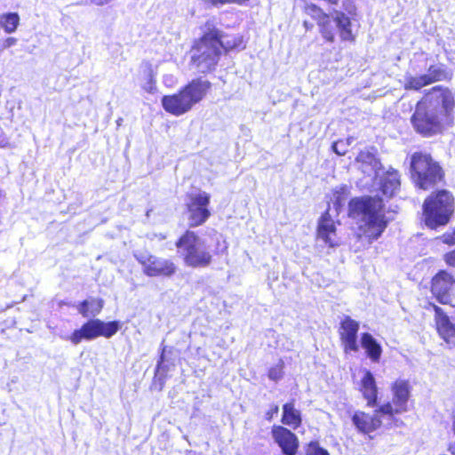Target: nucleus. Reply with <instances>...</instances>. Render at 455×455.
Here are the masks:
<instances>
[{"instance_id": "f257e3e1", "label": "nucleus", "mask_w": 455, "mask_h": 455, "mask_svg": "<svg viewBox=\"0 0 455 455\" xmlns=\"http://www.w3.org/2000/svg\"><path fill=\"white\" fill-rule=\"evenodd\" d=\"M348 214L360 222L363 233L372 240H377L387 226L384 213L383 200L379 197H355L348 203Z\"/></svg>"}, {"instance_id": "f03ea898", "label": "nucleus", "mask_w": 455, "mask_h": 455, "mask_svg": "<svg viewBox=\"0 0 455 455\" xmlns=\"http://www.w3.org/2000/svg\"><path fill=\"white\" fill-rule=\"evenodd\" d=\"M306 12L317 20L320 33L326 41L334 42L336 35H339L341 41H355L351 20L344 12L334 11L331 14H325L315 4L307 5Z\"/></svg>"}, {"instance_id": "7ed1b4c3", "label": "nucleus", "mask_w": 455, "mask_h": 455, "mask_svg": "<svg viewBox=\"0 0 455 455\" xmlns=\"http://www.w3.org/2000/svg\"><path fill=\"white\" fill-rule=\"evenodd\" d=\"M211 87L206 80L194 79L184 86L178 93L165 95L162 98L164 109L176 116L188 112L200 102Z\"/></svg>"}, {"instance_id": "20e7f679", "label": "nucleus", "mask_w": 455, "mask_h": 455, "mask_svg": "<svg viewBox=\"0 0 455 455\" xmlns=\"http://www.w3.org/2000/svg\"><path fill=\"white\" fill-rule=\"evenodd\" d=\"M217 35L216 31L208 28V31L194 43L190 50V66L196 72L206 74L215 69L221 54Z\"/></svg>"}, {"instance_id": "39448f33", "label": "nucleus", "mask_w": 455, "mask_h": 455, "mask_svg": "<svg viewBox=\"0 0 455 455\" xmlns=\"http://www.w3.org/2000/svg\"><path fill=\"white\" fill-rule=\"evenodd\" d=\"M176 247L186 266L201 268L208 267L212 261L211 247L206 241L195 232L186 231L176 242Z\"/></svg>"}, {"instance_id": "423d86ee", "label": "nucleus", "mask_w": 455, "mask_h": 455, "mask_svg": "<svg viewBox=\"0 0 455 455\" xmlns=\"http://www.w3.org/2000/svg\"><path fill=\"white\" fill-rule=\"evenodd\" d=\"M453 212L454 198L447 190L431 194L423 204L425 224L432 229L446 225Z\"/></svg>"}, {"instance_id": "0eeeda50", "label": "nucleus", "mask_w": 455, "mask_h": 455, "mask_svg": "<svg viewBox=\"0 0 455 455\" xmlns=\"http://www.w3.org/2000/svg\"><path fill=\"white\" fill-rule=\"evenodd\" d=\"M411 172L416 186L427 190L436 185L443 178L439 164L430 155L416 152L411 158Z\"/></svg>"}, {"instance_id": "6e6552de", "label": "nucleus", "mask_w": 455, "mask_h": 455, "mask_svg": "<svg viewBox=\"0 0 455 455\" xmlns=\"http://www.w3.org/2000/svg\"><path fill=\"white\" fill-rule=\"evenodd\" d=\"M119 328L120 324L116 321L105 323L100 319H90L69 336H61V339L69 340L76 346L83 340H92L100 336L111 338L118 331Z\"/></svg>"}, {"instance_id": "1a4fd4ad", "label": "nucleus", "mask_w": 455, "mask_h": 455, "mask_svg": "<svg viewBox=\"0 0 455 455\" xmlns=\"http://www.w3.org/2000/svg\"><path fill=\"white\" fill-rule=\"evenodd\" d=\"M392 394V402H387L380 405V411L388 419H393L395 427H401L403 422L395 417V414H401L408 411V401L411 396V387L409 380L397 379L390 387Z\"/></svg>"}, {"instance_id": "9d476101", "label": "nucleus", "mask_w": 455, "mask_h": 455, "mask_svg": "<svg viewBox=\"0 0 455 455\" xmlns=\"http://www.w3.org/2000/svg\"><path fill=\"white\" fill-rule=\"evenodd\" d=\"M419 102L428 108H433L440 116L447 119L455 108L454 93L440 85L433 87Z\"/></svg>"}, {"instance_id": "9b49d317", "label": "nucleus", "mask_w": 455, "mask_h": 455, "mask_svg": "<svg viewBox=\"0 0 455 455\" xmlns=\"http://www.w3.org/2000/svg\"><path fill=\"white\" fill-rule=\"evenodd\" d=\"M443 117L433 108H428L423 103L418 102L411 122L414 130L423 136H431L441 130Z\"/></svg>"}, {"instance_id": "f8f14e48", "label": "nucleus", "mask_w": 455, "mask_h": 455, "mask_svg": "<svg viewBox=\"0 0 455 455\" xmlns=\"http://www.w3.org/2000/svg\"><path fill=\"white\" fill-rule=\"evenodd\" d=\"M134 257L141 264L143 273L149 277H170L176 273L177 267L170 259L158 258L148 251H136Z\"/></svg>"}, {"instance_id": "ddd939ff", "label": "nucleus", "mask_w": 455, "mask_h": 455, "mask_svg": "<svg viewBox=\"0 0 455 455\" xmlns=\"http://www.w3.org/2000/svg\"><path fill=\"white\" fill-rule=\"evenodd\" d=\"M385 416L379 406L372 415L360 411H355L352 416V422L357 430L363 434L373 432L381 426L387 428L395 427L394 419Z\"/></svg>"}, {"instance_id": "4468645a", "label": "nucleus", "mask_w": 455, "mask_h": 455, "mask_svg": "<svg viewBox=\"0 0 455 455\" xmlns=\"http://www.w3.org/2000/svg\"><path fill=\"white\" fill-rule=\"evenodd\" d=\"M448 78L449 73L443 65H431L426 74L418 76H406L404 77V89L419 91L424 86Z\"/></svg>"}, {"instance_id": "2eb2a0df", "label": "nucleus", "mask_w": 455, "mask_h": 455, "mask_svg": "<svg viewBox=\"0 0 455 455\" xmlns=\"http://www.w3.org/2000/svg\"><path fill=\"white\" fill-rule=\"evenodd\" d=\"M210 204V195L204 191L189 196L188 203V211L189 213L190 225L196 227L204 223L210 217L208 209Z\"/></svg>"}, {"instance_id": "dca6fc26", "label": "nucleus", "mask_w": 455, "mask_h": 455, "mask_svg": "<svg viewBox=\"0 0 455 455\" xmlns=\"http://www.w3.org/2000/svg\"><path fill=\"white\" fill-rule=\"evenodd\" d=\"M271 435L283 455H296L299 448V439L294 433L283 426H274Z\"/></svg>"}, {"instance_id": "f3484780", "label": "nucleus", "mask_w": 455, "mask_h": 455, "mask_svg": "<svg viewBox=\"0 0 455 455\" xmlns=\"http://www.w3.org/2000/svg\"><path fill=\"white\" fill-rule=\"evenodd\" d=\"M359 323L350 316H345L340 323V339L344 345L345 351L357 352L359 347L357 344V333Z\"/></svg>"}, {"instance_id": "a211bd4d", "label": "nucleus", "mask_w": 455, "mask_h": 455, "mask_svg": "<svg viewBox=\"0 0 455 455\" xmlns=\"http://www.w3.org/2000/svg\"><path fill=\"white\" fill-rule=\"evenodd\" d=\"M452 283L451 282V275L445 271H440L432 279L431 291L441 304L451 303L450 290Z\"/></svg>"}, {"instance_id": "6ab92c4d", "label": "nucleus", "mask_w": 455, "mask_h": 455, "mask_svg": "<svg viewBox=\"0 0 455 455\" xmlns=\"http://www.w3.org/2000/svg\"><path fill=\"white\" fill-rule=\"evenodd\" d=\"M437 331L440 336L449 344L455 346V324L444 314L443 309L434 305Z\"/></svg>"}, {"instance_id": "aec40b11", "label": "nucleus", "mask_w": 455, "mask_h": 455, "mask_svg": "<svg viewBox=\"0 0 455 455\" xmlns=\"http://www.w3.org/2000/svg\"><path fill=\"white\" fill-rule=\"evenodd\" d=\"M317 235L319 239L323 240L330 247L337 245L333 239L336 236L335 225L327 212L321 216L318 221Z\"/></svg>"}, {"instance_id": "412c9836", "label": "nucleus", "mask_w": 455, "mask_h": 455, "mask_svg": "<svg viewBox=\"0 0 455 455\" xmlns=\"http://www.w3.org/2000/svg\"><path fill=\"white\" fill-rule=\"evenodd\" d=\"M379 177V188L382 194L387 197H392L400 188V175L397 171L390 168L387 172Z\"/></svg>"}, {"instance_id": "4be33fe9", "label": "nucleus", "mask_w": 455, "mask_h": 455, "mask_svg": "<svg viewBox=\"0 0 455 455\" xmlns=\"http://www.w3.org/2000/svg\"><path fill=\"white\" fill-rule=\"evenodd\" d=\"M360 391L363 398L367 401V405L374 407L378 400V387L373 374L369 371H364V376L361 380Z\"/></svg>"}, {"instance_id": "5701e85b", "label": "nucleus", "mask_w": 455, "mask_h": 455, "mask_svg": "<svg viewBox=\"0 0 455 455\" xmlns=\"http://www.w3.org/2000/svg\"><path fill=\"white\" fill-rule=\"evenodd\" d=\"M361 346L371 362L378 363L379 361L382 347L371 333L364 332L361 335Z\"/></svg>"}, {"instance_id": "b1692460", "label": "nucleus", "mask_w": 455, "mask_h": 455, "mask_svg": "<svg viewBox=\"0 0 455 455\" xmlns=\"http://www.w3.org/2000/svg\"><path fill=\"white\" fill-rule=\"evenodd\" d=\"M356 160L362 163L361 168L363 172L367 173L369 176L373 174L376 178L379 175L381 164L373 154L362 151L357 156Z\"/></svg>"}, {"instance_id": "393cba45", "label": "nucleus", "mask_w": 455, "mask_h": 455, "mask_svg": "<svg viewBox=\"0 0 455 455\" xmlns=\"http://www.w3.org/2000/svg\"><path fill=\"white\" fill-rule=\"evenodd\" d=\"M282 423L297 429L302 422L300 411L295 408L294 401L286 403L283 405Z\"/></svg>"}, {"instance_id": "a878e982", "label": "nucleus", "mask_w": 455, "mask_h": 455, "mask_svg": "<svg viewBox=\"0 0 455 455\" xmlns=\"http://www.w3.org/2000/svg\"><path fill=\"white\" fill-rule=\"evenodd\" d=\"M103 307V300L100 299L91 298L80 302L76 308L84 317L96 316Z\"/></svg>"}, {"instance_id": "bb28decb", "label": "nucleus", "mask_w": 455, "mask_h": 455, "mask_svg": "<svg viewBox=\"0 0 455 455\" xmlns=\"http://www.w3.org/2000/svg\"><path fill=\"white\" fill-rule=\"evenodd\" d=\"M211 31H216L217 40L220 42V50L225 49L226 51L233 50V49H243V42L242 37L237 36H223L221 32L217 28H210Z\"/></svg>"}, {"instance_id": "cd10ccee", "label": "nucleus", "mask_w": 455, "mask_h": 455, "mask_svg": "<svg viewBox=\"0 0 455 455\" xmlns=\"http://www.w3.org/2000/svg\"><path fill=\"white\" fill-rule=\"evenodd\" d=\"M348 194L349 189L346 185L338 186L332 190L331 203L333 204L337 212L345 206Z\"/></svg>"}, {"instance_id": "c85d7f7f", "label": "nucleus", "mask_w": 455, "mask_h": 455, "mask_svg": "<svg viewBox=\"0 0 455 455\" xmlns=\"http://www.w3.org/2000/svg\"><path fill=\"white\" fill-rule=\"evenodd\" d=\"M19 22L20 17L17 12L5 13L2 15L0 19V26L8 34H11L16 30Z\"/></svg>"}, {"instance_id": "c756f323", "label": "nucleus", "mask_w": 455, "mask_h": 455, "mask_svg": "<svg viewBox=\"0 0 455 455\" xmlns=\"http://www.w3.org/2000/svg\"><path fill=\"white\" fill-rule=\"evenodd\" d=\"M144 74L148 81L143 85V89L149 93H154L156 91V87L151 65H146Z\"/></svg>"}, {"instance_id": "7c9ffc66", "label": "nucleus", "mask_w": 455, "mask_h": 455, "mask_svg": "<svg viewBox=\"0 0 455 455\" xmlns=\"http://www.w3.org/2000/svg\"><path fill=\"white\" fill-rule=\"evenodd\" d=\"M306 455H330L328 451L320 446L318 442H310L306 448Z\"/></svg>"}, {"instance_id": "2f4dec72", "label": "nucleus", "mask_w": 455, "mask_h": 455, "mask_svg": "<svg viewBox=\"0 0 455 455\" xmlns=\"http://www.w3.org/2000/svg\"><path fill=\"white\" fill-rule=\"evenodd\" d=\"M283 376V363L282 361L279 362L276 365L271 367L268 371V378L271 380L278 381Z\"/></svg>"}, {"instance_id": "473e14b6", "label": "nucleus", "mask_w": 455, "mask_h": 455, "mask_svg": "<svg viewBox=\"0 0 455 455\" xmlns=\"http://www.w3.org/2000/svg\"><path fill=\"white\" fill-rule=\"evenodd\" d=\"M332 150L338 155V156H345L347 152V147L344 140H339L332 144L331 146Z\"/></svg>"}, {"instance_id": "72a5a7b5", "label": "nucleus", "mask_w": 455, "mask_h": 455, "mask_svg": "<svg viewBox=\"0 0 455 455\" xmlns=\"http://www.w3.org/2000/svg\"><path fill=\"white\" fill-rule=\"evenodd\" d=\"M443 241L448 244H455V228L451 232H447L443 235Z\"/></svg>"}, {"instance_id": "f704fd0d", "label": "nucleus", "mask_w": 455, "mask_h": 455, "mask_svg": "<svg viewBox=\"0 0 455 455\" xmlns=\"http://www.w3.org/2000/svg\"><path fill=\"white\" fill-rule=\"evenodd\" d=\"M279 411V407L276 404H274L271 406V408L266 412V419L270 421L272 420L273 417L276 415Z\"/></svg>"}, {"instance_id": "c9c22d12", "label": "nucleus", "mask_w": 455, "mask_h": 455, "mask_svg": "<svg viewBox=\"0 0 455 455\" xmlns=\"http://www.w3.org/2000/svg\"><path fill=\"white\" fill-rule=\"evenodd\" d=\"M446 262L451 266H455V251H452L445 255Z\"/></svg>"}, {"instance_id": "e433bc0d", "label": "nucleus", "mask_w": 455, "mask_h": 455, "mask_svg": "<svg viewBox=\"0 0 455 455\" xmlns=\"http://www.w3.org/2000/svg\"><path fill=\"white\" fill-rule=\"evenodd\" d=\"M164 351H165V347H163L160 358H159V360L157 362L156 374H158L160 372V371L162 370V365H163L164 361Z\"/></svg>"}, {"instance_id": "4c0bfd02", "label": "nucleus", "mask_w": 455, "mask_h": 455, "mask_svg": "<svg viewBox=\"0 0 455 455\" xmlns=\"http://www.w3.org/2000/svg\"><path fill=\"white\" fill-rule=\"evenodd\" d=\"M452 431H453V434L455 435V413H454V416H453ZM448 450H449V451L451 452V455H455V442L449 445Z\"/></svg>"}, {"instance_id": "58836bf2", "label": "nucleus", "mask_w": 455, "mask_h": 455, "mask_svg": "<svg viewBox=\"0 0 455 455\" xmlns=\"http://www.w3.org/2000/svg\"><path fill=\"white\" fill-rule=\"evenodd\" d=\"M17 43V39L14 38V37H8L4 42V48H10L12 46H13L15 44Z\"/></svg>"}, {"instance_id": "ea45409f", "label": "nucleus", "mask_w": 455, "mask_h": 455, "mask_svg": "<svg viewBox=\"0 0 455 455\" xmlns=\"http://www.w3.org/2000/svg\"><path fill=\"white\" fill-rule=\"evenodd\" d=\"M345 10L349 12V13H352L355 10V7L352 5V4H347V5H345Z\"/></svg>"}, {"instance_id": "a19ab883", "label": "nucleus", "mask_w": 455, "mask_h": 455, "mask_svg": "<svg viewBox=\"0 0 455 455\" xmlns=\"http://www.w3.org/2000/svg\"><path fill=\"white\" fill-rule=\"evenodd\" d=\"M172 78H173V77H172V76H165L164 77V83L165 84H168V83H172Z\"/></svg>"}, {"instance_id": "79ce46f5", "label": "nucleus", "mask_w": 455, "mask_h": 455, "mask_svg": "<svg viewBox=\"0 0 455 455\" xmlns=\"http://www.w3.org/2000/svg\"><path fill=\"white\" fill-rule=\"evenodd\" d=\"M344 141L346 142L347 147L348 148L352 144V142L354 141V139L353 138H348V139H347V140H344Z\"/></svg>"}, {"instance_id": "37998d69", "label": "nucleus", "mask_w": 455, "mask_h": 455, "mask_svg": "<svg viewBox=\"0 0 455 455\" xmlns=\"http://www.w3.org/2000/svg\"><path fill=\"white\" fill-rule=\"evenodd\" d=\"M324 1L330 4H334V5H336L339 2V0H324Z\"/></svg>"}, {"instance_id": "c03bdc74", "label": "nucleus", "mask_w": 455, "mask_h": 455, "mask_svg": "<svg viewBox=\"0 0 455 455\" xmlns=\"http://www.w3.org/2000/svg\"><path fill=\"white\" fill-rule=\"evenodd\" d=\"M156 236L159 239V240H164L166 238V235H164V234H159V235H156Z\"/></svg>"}, {"instance_id": "a18cd8bd", "label": "nucleus", "mask_w": 455, "mask_h": 455, "mask_svg": "<svg viewBox=\"0 0 455 455\" xmlns=\"http://www.w3.org/2000/svg\"><path fill=\"white\" fill-rule=\"evenodd\" d=\"M122 123H123V118H118V119L116 120V124H117V126H120V125L122 124Z\"/></svg>"}, {"instance_id": "49530a36", "label": "nucleus", "mask_w": 455, "mask_h": 455, "mask_svg": "<svg viewBox=\"0 0 455 455\" xmlns=\"http://www.w3.org/2000/svg\"><path fill=\"white\" fill-rule=\"evenodd\" d=\"M5 142L4 140H0V147L3 148L5 146Z\"/></svg>"}]
</instances>
